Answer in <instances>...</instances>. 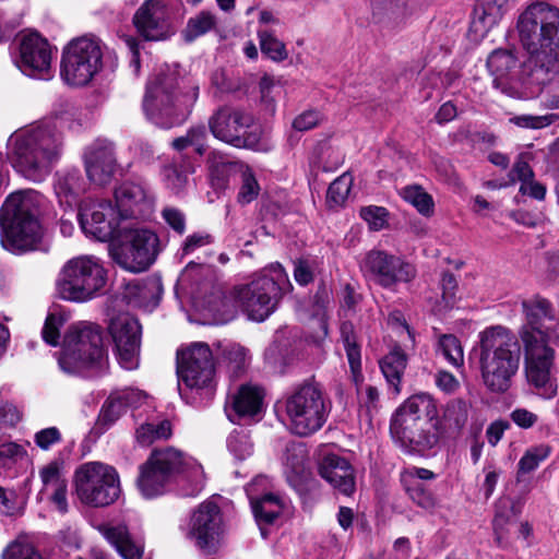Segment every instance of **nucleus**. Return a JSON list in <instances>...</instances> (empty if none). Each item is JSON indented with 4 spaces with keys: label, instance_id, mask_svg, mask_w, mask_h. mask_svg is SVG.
<instances>
[{
    "label": "nucleus",
    "instance_id": "obj_8",
    "mask_svg": "<svg viewBox=\"0 0 559 559\" xmlns=\"http://www.w3.org/2000/svg\"><path fill=\"white\" fill-rule=\"evenodd\" d=\"M105 357L100 328L92 322L71 324L64 333L58 362L69 374H83L98 367Z\"/></svg>",
    "mask_w": 559,
    "mask_h": 559
},
{
    "label": "nucleus",
    "instance_id": "obj_55",
    "mask_svg": "<svg viewBox=\"0 0 559 559\" xmlns=\"http://www.w3.org/2000/svg\"><path fill=\"white\" fill-rule=\"evenodd\" d=\"M34 441L41 450H48L61 441V433L56 427L45 428L35 433Z\"/></svg>",
    "mask_w": 559,
    "mask_h": 559
},
{
    "label": "nucleus",
    "instance_id": "obj_50",
    "mask_svg": "<svg viewBox=\"0 0 559 559\" xmlns=\"http://www.w3.org/2000/svg\"><path fill=\"white\" fill-rule=\"evenodd\" d=\"M2 559H43V557L32 544L15 540L3 550Z\"/></svg>",
    "mask_w": 559,
    "mask_h": 559
},
{
    "label": "nucleus",
    "instance_id": "obj_16",
    "mask_svg": "<svg viewBox=\"0 0 559 559\" xmlns=\"http://www.w3.org/2000/svg\"><path fill=\"white\" fill-rule=\"evenodd\" d=\"M360 271L368 281L386 289H393L401 283H409L417 274L416 267L409 262L378 249L365 254Z\"/></svg>",
    "mask_w": 559,
    "mask_h": 559
},
{
    "label": "nucleus",
    "instance_id": "obj_12",
    "mask_svg": "<svg viewBox=\"0 0 559 559\" xmlns=\"http://www.w3.org/2000/svg\"><path fill=\"white\" fill-rule=\"evenodd\" d=\"M73 484L78 499L93 508L112 504L121 492L117 471L96 461L81 464L74 472Z\"/></svg>",
    "mask_w": 559,
    "mask_h": 559
},
{
    "label": "nucleus",
    "instance_id": "obj_13",
    "mask_svg": "<svg viewBox=\"0 0 559 559\" xmlns=\"http://www.w3.org/2000/svg\"><path fill=\"white\" fill-rule=\"evenodd\" d=\"M102 67V45L94 37L82 36L75 38L63 50L61 76L70 85H86L99 72Z\"/></svg>",
    "mask_w": 559,
    "mask_h": 559
},
{
    "label": "nucleus",
    "instance_id": "obj_9",
    "mask_svg": "<svg viewBox=\"0 0 559 559\" xmlns=\"http://www.w3.org/2000/svg\"><path fill=\"white\" fill-rule=\"evenodd\" d=\"M287 427L294 435L310 436L322 428L330 413V402L322 385L314 380L299 384L285 399Z\"/></svg>",
    "mask_w": 559,
    "mask_h": 559
},
{
    "label": "nucleus",
    "instance_id": "obj_5",
    "mask_svg": "<svg viewBox=\"0 0 559 559\" xmlns=\"http://www.w3.org/2000/svg\"><path fill=\"white\" fill-rule=\"evenodd\" d=\"M41 195L32 189L11 193L0 210L1 245L12 253L36 250L43 231L37 218Z\"/></svg>",
    "mask_w": 559,
    "mask_h": 559
},
{
    "label": "nucleus",
    "instance_id": "obj_10",
    "mask_svg": "<svg viewBox=\"0 0 559 559\" xmlns=\"http://www.w3.org/2000/svg\"><path fill=\"white\" fill-rule=\"evenodd\" d=\"M177 88L178 80L173 74L158 75L148 83L143 107L156 124L171 127L175 119L185 117L195 103L198 87Z\"/></svg>",
    "mask_w": 559,
    "mask_h": 559
},
{
    "label": "nucleus",
    "instance_id": "obj_20",
    "mask_svg": "<svg viewBox=\"0 0 559 559\" xmlns=\"http://www.w3.org/2000/svg\"><path fill=\"white\" fill-rule=\"evenodd\" d=\"M108 330L121 367L135 369L139 366L142 333L139 321L129 313H121L110 320Z\"/></svg>",
    "mask_w": 559,
    "mask_h": 559
},
{
    "label": "nucleus",
    "instance_id": "obj_57",
    "mask_svg": "<svg viewBox=\"0 0 559 559\" xmlns=\"http://www.w3.org/2000/svg\"><path fill=\"white\" fill-rule=\"evenodd\" d=\"M534 173L528 165V162L525 159V156L521 155L518 160L514 163L513 168L511 170V180L514 182L515 180L521 181V183L527 182L533 179Z\"/></svg>",
    "mask_w": 559,
    "mask_h": 559
},
{
    "label": "nucleus",
    "instance_id": "obj_41",
    "mask_svg": "<svg viewBox=\"0 0 559 559\" xmlns=\"http://www.w3.org/2000/svg\"><path fill=\"white\" fill-rule=\"evenodd\" d=\"M438 350L453 367L464 365V352L459 338L452 334H443L438 341Z\"/></svg>",
    "mask_w": 559,
    "mask_h": 559
},
{
    "label": "nucleus",
    "instance_id": "obj_36",
    "mask_svg": "<svg viewBox=\"0 0 559 559\" xmlns=\"http://www.w3.org/2000/svg\"><path fill=\"white\" fill-rule=\"evenodd\" d=\"M251 507L259 525L272 524L283 512L282 498L274 493H266L260 498L251 497Z\"/></svg>",
    "mask_w": 559,
    "mask_h": 559
},
{
    "label": "nucleus",
    "instance_id": "obj_30",
    "mask_svg": "<svg viewBox=\"0 0 559 559\" xmlns=\"http://www.w3.org/2000/svg\"><path fill=\"white\" fill-rule=\"evenodd\" d=\"M53 190L60 205L72 210L78 205L85 183L79 170L61 171L56 175Z\"/></svg>",
    "mask_w": 559,
    "mask_h": 559
},
{
    "label": "nucleus",
    "instance_id": "obj_39",
    "mask_svg": "<svg viewBox=\"0 0 559 559\" xmlns=\"http://www.w3.org/2000/svg\"><path fill=\"white\" fill-rule=\"evenodd\" d=\"M171 424L164 419L158 423H145L135 432L136 440L142 445H148L156 440L168 439L171 436Z\"/></svg>",
    "mask_w": 559,
    "mask_h": 559
},
{
    "label": "nucleus",
    "instance_id": "obj_26",
    "mask_svg": "<svg viewBox=\"0 0 559 559\" xmlns=\"http://www.w3.org/2000/svg\"><path fill=\"white\" fill-rule=\"evenodd\" d=\"M372 21L392 32L407 25L414 14L412 0H370Z\"/></svg>",
    "mask_w": 559,
    "mask_h": 559
},
{
    "label": "nucleus",
    "instance_id": "obj_11",
    "mask_svg": "<svg viewBox=\"0 0 559 559\" xmlns=\"http://www.w3.org/2000/svg\"><path fill=\"white\" fill-rule=\"evenodd\" d=\"M106 280L107 272L98 258L79 255L68 260L60 269L56 290L63 300L86 302L98 295Z\"/></svg>",
    "mask_w": 559,
    "mask_h": 559
},
{
    "label": "nucleus",
    "instance_id": "obj_44",
    "mask_svg": "<svg viewBox=\"0 0 559 559\" xmlns=\"http://www.w3.org/2000/svg\"><path fill=\"white\" fill-rule=\"evenodd\" d=\"M241 183L237 194V202L247 205L255 200L260 193V186L250 168H246L240 175Z\"/></svg>",
    "mask_w": 559,
    "mask_h": 559
},
{
    "label": "nucleus",
    "instance_id": "obj_38",
    "mask_svg": "<svg viewBox=\"0 0 559 559\" xmlns=\"http://www.w3.org/2000/svg\"><path fill=\"white\" fill-rule=\"evenodd\" d=\"M216 24V16L213 13L209 11H201L189 19L187 26L183 29V37L186 41H193L195 38L215 28Z\"/></svg>",
    "mask_w": 559,
    "mask_h": 559
},
{
    "label": "nucleus",
    "instance_id": "obj_45",
    "mask_svg": "<svg viewBox=\"0 0 559 559\" xmlns=\"http://www.w3.org/2000/svg\"><path fill=\"white\" fill-rule=\"evenodd\" d=\"M407 492L413 502L426 511H433L438 504L433 493L418 480L411 481V485L407 487Z\"/></svg>",
    "mask_w": 559,
    "mask_h": 559
},
{
    "label": "nucleus",
    "instance_id": "obj_48",
    "mask_svg": "<svg viewBox=\"0 0 559 559\" xmlns=\"http://www.w3.org/2000/svg\"><path fill=\"white\" fill-rule=\"evenodd\" d=\"M62 462L51 461L40 469L39 476L45 489H52L67 483L62 475Z\"/></svg>",
    "mask_w": 559,
    "mask_h": 559
},
{
    "label": "nucleus",
    "instance_id": "obj_49",
    "mask_svg": "<svg viewBox=\"0 0 559 559\" xmlns=\"http://www.w3.org/2000/svg\"><path fill=\"white\" fill-rule=\"evenodd\" d=\"M66 323V319L61 313H49L45 320L41 331L43 340L52 346L59 344L60 329Z\"/></svg>",
    "mask_w": 559,
    "mask_h": 559
},
{
    "label": "nucleus",
    "instance_id": "obj_64",
    "mask_svg": "<svg viewBox=\"0 0 559 559\" xmlns=\"http://www.w3.org/2000/svg\"><path fill=\"white\" fill-rule=\"evenodd\" d=\"M511 418L519 427L528 429L536 424L538 417L525 408H516L511 413Z\"/></svg>",
    "mask_w": 559,
    "mask_h": 559
},
{
    "label": "nucleus",
    "instance_id": "obj_43",
    "mask_svg": "<svg viewBox=\"0 0 559 559\" xmlns=\"http://www.w3.org/2000/svg\"><path fill=\"white\" fill-rule=\"evenodd\" d=\"M550 453V447L546 444H539L531 447L521 457L518 464V472L520 474H528L536 469L540 462L546 460Z\"/></svg>",
    "mask_w": 559,
    "mask_h": 559
},
{
    "label": "nucleus",
    "instance_id": "obj_42",
    "mask_svg": "<svg viewBox=\"0 0 559 559\" xmlns=\"http://www.w3.org/2000/svg\"><path fill=\"white\" fill-rule=\"evenodd\" d=\"M258 36L261 51L266 57L277 62L287 58L288 53L285 44L281 41L272 32L259 31Z\"/></svg>",
    "mask_w": 559,
    "mask_h": 559
},
{
    "label": "nucleus",
    "instance_id": "obj_27",
    "mask_svg": "<svg viewBox=\"0 0 559 559\" xmlns=\"http://www.w3.org/2000/svg\"><path fill=\"white\" fill-rule=\"evenodd\" d=\"M264 391L257 385L242 384L229 395L226 413L233 423L254 418L263 408Z\"/></svg>",
    "mask_w": 559,
    "mask_h": 559
},
{
    "label": "nucleus",
    "instance_id": "obj_35",
    "mask_svg": "<svg viewBox=\"0 0 559 559\" xmlns=\"http://www.w3.org/2000/svg\"><path fill=\"white\" fill-rule=\"evenodd\" d=\"M341 338L346 352L353 380L358 384L362 380L360 345L357 342L354 325L350 322L342 323Z\"/></svg>",
    "mask_w": 559,
    "mask_h": 559
},
{
    "label": "nucleus",
    "instance_id": "obj_23",
    "mask_svg": "<svg viewBox=\"0 0 559 559\" xmlns=\"http://www.w3.org/2000/svg\"><path fill=\"white\" fill-rule=\"evenodd\" d=\"M84 166L90 181L104 187L111 182L118 169L115 145L108 140H97L84 153Z\"/></svg>",
    "mask_w": 559,
    "mask_h": 559
},
{
    "label": "nucleus",
    "instance_id": "obj_59",
    "mask_svg": "<svg viewBox=\"0 0 559 559\" xmlns=\"http://www.w3.org/2000/svg\"><path fill=\"white\" fill-rule=\"evenodd\" d=\"M457 283L455 276L450 272H444L441 277L442 298L445 307H450L454 302L455 289Z\"/></svg>",
    "mask_w": 559,
    "mask_h": 559
},
{
    "label": "nucleus",
    "instance_id": "obj_31",
    "mask_svg": "<svg viewBox=\"0 0 559 559\" xmlns=\"http://www.w3.org/2000/svg\"><path fill=\"white\" fill-rule=\"evenodd\" d=\"M509 0H477L473 10L472 27L486 34L501 20Z\"/></svg>",
    "mask_w": 559,
    "mask_h": 559
},
{
    "label": "nucleus",
    "instance_id": "obj_61",
    "mask_svg": "<svg viewBox=\"0 0 559 559\" xmlns=\"http://www.w3.org/2000/svg\"><path fill=\"white\" fill-rule=\"evenodd\" d=\"M17 510L16 493L0 486V512L5 515H12Z\"/></svg>",
    "mask_w": 559,
    "mask_h": 559
},
{
    "label": "nucleus",
    "instance_id": "obj_3",
    "mask_svg": "<svg viewBox=\"0 0 559 559\" xmlns=\"http://www.w3.org/2000/svg\"><path fill=\"white\" fill-rule=\"evenodd\" d=\"M9 157L24 178L44 181L62 153V136L56 127L40 123L14 132L8 141Z\"/></svg>",
    "mask_w": 559,
    "mask_h": 559
},
{
    "label": "nucleus",
    "instance_id": "obj_56",
    "mask_svg": "<svg viewBox=\"0 0 559 559\" xmlns=\"http://www.w3.org/2000/svg\"><path fill=\"white\" fill-rule=\"evenodd\" d=\"M164 175L168 187H170L176 192L181 191L187 185L188 176L177 166L170 165L165 167Z\"/></svg>",
    "mask_w": 559,
    "mask_h": 559
},
{
    "label": "nucleus",
    "instance_id": "obj_37",
    "mask_svg": "<svg viewBox=\"0 0 559 559\" xmlns=\"http://www.w3.org/2000/svg\"><path fill=\"white\" fill-rule=\"evenodd\" d=\"M399 194L407 203L412 204L421 215L431 216L435 210L432 197L419 185L403 187Z\"/></svg>",
    "mask_w": 559,
    "mask_h": 559
},
{
    "label": "nucleus",
    "instance_id": "obj_33",
    "mask_svg": "<svg viewBox=\"0 0 559 559\" xmlns=\"http://www.w3.org/2000/svg\"><path fill=\"white\" fill-rule=\"evenodd\" d=\"M102 532L123 559H142L143 545L132 539L126 525L106 526Z\"/></svg>",
    "mask_w": 559,
    "mask_h": 559
},
{
    "label": "nucleus",
    "instance_id": "obj_53",
    "mask_svg": "<svg viewBox=\"0 0 559 559\" xmlns=\"http://www.w3.org/2000/svg\"><path fill=\"white\" fill-rule=\"evenodd\" d=\"M555 120V115L533 116L520 115L510 118V122L525 129H542L550 126Z\"/></svg>",
    "mask_w": 559,
    "mask_h": 559
},
{
    "label": "nucleus",
    "instance_id": "obj_32",
    "mask_svg": "<svg viewBox=\"0 0 559 559\" xmlns=\"http://www.w3.org/2000/svg\"><path fill=\"white\" fill-rule=\"evenodd\" d=\"M136 391H124L111 394L104 403L97 419V426L107 429L111 426L127 409L128 406L135 404L140 399Z\"/></svg>",
    "mask_w": 559,
    "mask_h": 559
},
{
    "label": "nucleus",
    "instance_id": "obj_21",
    "mask_svg": "<svg viewBox=\"0 0 559 559\" xmlns=\"http://www.w3.org/2000/svg\"><path fill=\"white\" fill-rule=\"evenodd\" d=\"M224 533L223 514L213 501L202 502L193 512L189 535L202 550L214 552Z\"/></svg>",
    "mask_w": 559,
    "mask_h": 559
},
{
    "label": "nucleus",
    "instance_id": "obj_34",
    "mask_svg": "<svg viewBox=\"0 0 559 559\" xmlns=\"http://www.w3.org/2000/svg\"><path fill=\"white\" fill-rule=\"evenodd\" d=\"M407 366V355L400 347H393L381 360L380 368L388 383L400 392V383Z\"/></svg>",
    "mask_w": 559,
    "mask_h": 559
},
{
    "label": "nucleus",
    "instance_id": "obj_15",
    "mask_svg": "<svg viewBox=\"0 0 559 559\" xmlns=\"http://www.w3.org/2000/svg\"><path fill=\"white\" fill-rule=\"evenodd\" d=\"M116 239H119L121 245L116 251L115 258L126 270L134 273L142 272L146 270L157 257L158 237L150 229L124 225L120 236Z\"/></svg>",
    "mask_w": 559,
    "mask_h": 559
},
{
    "label": "nucleus",
    "instance_id": "obj_25",
    "mask_svg": "<svg viewBox=\"0 0 559 559\" xmlns=\"http://www.w3.org/2000/svg\"><path fill=\"white\" fill-rule=\"evenodd\" d=\"M20 56L21 68L28 75L46 78L49 74L52 50L38 34H28L22 38Z\"/></svg>",
    "mask_w": 559,
    "mask_h": 559
},
{
    "label": "nucleus",
    "instance_id": "obj_52",
    "mask_svg": "<svg viewBox=\"0 0 559 559\" xmlns=\"http://www.w3.org/2000/svg\"><path fill=\"white\" fill-rule=\"evenodd\" d=\"M513 523L503 514H496L493 519L495 542L499 548L509 549L512 543L509 537L510 526Z\"/></svg>",
    "mask_w": 559,
    "mask_h": 559
},
{
    "label": "nucleus",
    "instance_id": "obj_17",
    "mask_svg": "<svg viewBox=\"0 0 559 559\" xmlns=\"http://www.w3.org/2000/svg\"><path fill=\"white\" fill-rule=\"evenodd\" d=\"M177 372L180 381L190 389H212L215 360L210 346L203 342H195L178 350Z\"/></svg>",
    "mask_w": 559,
    "mask_h": 559
},
{
    "label": "nucleus",
    "instance_id": "obj_54",
    "mask_svg": "<svg viewBox=\"0 0 559 559\" xmlns=\"http://www.w3.org/2000/svg\"><path fill=\"white\" fill-rule=\"evenodd\" d=\"M322 120V116L317 110H306L298 115L293 121V128L297 131H308L317 127Z\"/></svg>",
    "mask_w": 559,
    "mask_h": 559
},
{
    "label": "nucleus",
    "instance_id": "obj_47",
    "mask_svg": "<svg viewBox=\"0 0 559 559\" xmlns=\"http://www.w3.org/2000/svg\"><path fill=\"white\" fill-rule=\"evenodd\" d=\"M227 445L229 451L238 460H245L253 452V445L249 436L242 430H235L230 433Z\"/></svg>",
    "mask_w": 559,
    "mask_h": 559
},
{
    "label": "nucleus",
    "instance_id": "obj_62",
    "mask_svg": "<svg viewBox=\"0 0 559 559\" xmlns=\"http://www.w3.org/2000/svg\"><path fill=\"white\" fill-rule=\"evenodd\" d=\"M24 449L14 442H4L0 444V466L5 465L7 461L16 460L24 455Z\"/></svg>",
    "mask_w": 559,
    "mask_h": 559
},
{
    "label": "nucleus",
    "instance_id": "obj_28",
    "mask_svg": "<svg viewBox=\"0 0 559 559\" xmlns=\"http://www.w3.org/2000/svg\"><path fill=\"white\" fill-rule=\"evenodd\" d=\"M319 473L334 489L345 496L355 490L354 471L347 460L335 454L323 457L319 466Z\"/></svg>",
    "mask_w": 559,
    "mask_h": 559
},
{
    "label": "nucleus",
    "instance_id": "obj_19",
    "mask_svg": "<svg viewBox=\"0 0 559 559\" xmlns=\"http://www.w3.org/2000/svg\"><path fill=\"white\" fill-rule=\"evenodd\" d=\"M76 216L83 231L99 241L116 239L123 227V219L109 201L85 203Z\"/></svg>",
    "mask_w": 559,
    "mask_h": 559
},
{
    "label": "nucleus",
    "instance_id": "obj_63",
    "mask_svg": "<svg viewBox=\"0 0 559 559\" xmlns=\"http://www.w3.org/2000/svg\"><path fill=\"white\" fill-rule=\"evenodd\" d=\"M438 388L447 393H453L460 386L459 380L450 372L440 370L436 374Z\"/></svg>",
    "mask_w": 559,
    "mask_h": 559
},
{
    "label": "nucleus",
    "instance_id": "obj_18",
    "mask_svg": "<svg viewBox=\"0 0 559 559\" xmlns=\"http://www.w3.org/2000/svg\"><path fill=\"white\" fill-rule=\"evenodd\" d=\"M182 466L181 453L173 448L154 451L141 465L138 487L146 498L164 493L171 476Z\"/></svg>",
    "mask_w": 559,
    "mask_h": 559
},
{
    "label": "nucleus",
    "instance_id": "obj_22",
    "mask_svg": "<svg viewBox=\"0 0 559 559\" xmlns=\"http://www.w3.org/2000/svg\"><path fill=\"white\" fill-rule=\"evenodd\" d=\"M168 0H146L135 12L133 23L147 40H163L173 34Z\"/></svg>",
    "mask_w": 559,
    "mask_h": 559
},
{
    "label": "nucleus",
    "instance_id": "obj_14",
    "mask_svg": "<svg viewBox=\"0 0 559 559\" xmlns=\"http://www.w3.org/2000/svg\"><path fill=\"white\" fill-rule=\"evenodd\" d=\"M212 134L237 148L257 150L261 131L254 124L253 116L240 108L223 106L209 119Z\"/></svg>",
    "mask_w": 559,
    "mask_h": 559
},
{
    "label": "nucleus",
    "instance_id": "obj_46",
    "mask_svg": "<svg viewBox=\"0 0 559 559\" xmlns=\"http://www.w3.org/2000/svg\"><path fill=\"white\" fill-rule=\"evenodd\" d=\"M353 177L345 173L336 178L328 189V201L336 206L342 205L350 191Z\"/></svg>",
    "mask_w": 559,
    "mask_h": 559
},
{
    "label": "nucleus",
    "instance_id": "obj_60",
    "mask_svg": "<svg viewBox=\"0 0 559 559\" xmlns=\"http://www.w3.org/2000/svg\"><path fill=\"white\" fill-rule=\"evenodd\" d=\"M165 222L177 233L182 234L186 228L185 215L175 207H165L163 210Z\"/></svg>",
    "mask_w": 559,
    "mask_h": 559
},
{
    "label": "nucleus",
    "instance_id": "obj_2",
    "mask_svg": "<svg viewBox=\"0 0 559 559\" xmlns=\"http://www.w3.org/2000/svg\"><path fill=\"white\" fill-rule=\"evenodd\" d=\"M520 43L528 55L527 64L538 83L559 73V8L548 2L528 4L516 21Z\"/></svg>",
    "mask_w": 559,
    "mask_h": 559
},
{
    "label": "nucleus",
    "instance_id": "obj_1",
    "mask_svg": "<svg viewBox=\"0 0 559 559\" xmlns=\"http://www.w3.org/2000/svg\"><path fill=\"white\" fill-rule=\"evenodd\" d=\"M521 307L525 320L515 335L523 347L525 374L531 384L544 388L555 361L549 343H559V316L551 302L539 295L524 299Z\"/></svg>",
    "mask_w": 559,
    "mask_h": 559
},
{
    "label": "nucleus",
    "instance_id": "obj_6",
    "mask_svg": "<svg viewBox=\"0 0 559 559\" xmlns=\"http://www.w3.org/2000/svg\"><path fill=\"white\" fill-rule=\"evenodd\" d=\"M437 416L433 397L427 393L415 394L395 412L390 425L391 435L408 450L431 449L439 442V432L433 424Z\"/></svg>",
    "mask_w": 559,
    "mask_h": 559
},
{
    "label": "nucleus",
    "instance_id": "obj_40",
    "mask_svg": "<svg viewBox=\"0 0 559 559\" xmlns=\"http://www.w3.org/2000/svg\"><path fill=\"white\" fill-rule=\"evenodd\" d=\"M487 67L497 82L516 68V59L510 51L498 49L488 57Z\"/></svg>",
    "mask_w": 559,
    "mask_h": 559
},
{
    "label": "nucleus",
    "instance_id": "obj_7",
    "mask_svg": "<svg viewBox=\"0 0 559 559\" xmlns=\"http://www.w3.org/2000/svg\"><path fill=\"white\" fill-rule=\"evenodd\" d=\"M292 288L283 266L278 263L264 269L247 284L235 286L229 296H224L223 306L233 301L248 318L264 321L275 310L282 296Z\"/></svg>",
    "mask_w": 559,
    "mask_h": 559
},
{
    "label": "nucleus",
    "instance_id": "obj_58",
    "mask_svg": "<svg viewBox=\"0 0 559 559\" xmlns=\"http://www.w3.org/2000/svg\"><path fill=\"white\" fill-rule=\"evenodd\" d=\"M294 277L300 285H307L313 281V266L308 260L295 261Z\"/></svg>",
    "mask_w": 559,
    "mask_h": 559
},
{
    "label": "nucleus",
    "instance_id": "obj_24",
    "mask_svg": "<svg viewBox=\"0 0 559 559\" xmlns=\"http://www.w3.org/2000/svg\"><path fill=\"white\" fill-rule=\"evenodd\" d=\"M115 199L119 216L145 219L154 212V198L141 182L126 181L115 190Z\"/></svg>",
    "mask_w": 559,
    "mask_h": 559
},
{
    "label": "nucleus",
    "instance_id": "obj_4",
    "mask_svg": "<svg viewBox=\"0 0 559 559\" xmlns=\"http://www.w3.org/2000/svg\"><path fill=\"white\" fill-rule=\"evenodd\" d=\"M522 344L508 328L495 325L479 334V368L485 386L495 393L507 392L518 373Z\"/></svg>",
    "mask_w": 559,
    "mask_h": 559
},
{
    "label": "nucleus",
    "instance_id": "obj_51",
    "mask_svg": "<svg viewBox=\"0 0 559 559\" xmlns=\"http://www.w3.org/2000/svg\"><path fill=\"white\" fill-rule=\"evenodd\" d=\"M361 218L368 224L369 228L378 231L388 225L389 213L385 207L369 205L360 210Z\"/></svg>",
    "mask_w": 559,
    "mask_h": 559
},
{
    "label": "nucleus",
    "instance_id": "obj_29",
    "mask_svg": "<svg viewBox=\"0 0 559 559\" xmlns=\"http://www.w3.org/2000/svg\"><path fill=\"white\" fill-rule=\"evenodd\" d=\"M469 404L461 399L450 401L442 414V418H435V427L441 438L459 437L468 420Z\"/></svg>",
    "mask_w": 559,
    "mask_h": 559
}]
</instances>
